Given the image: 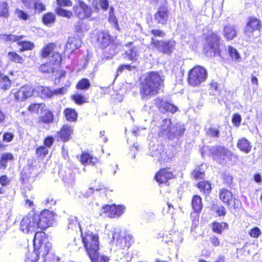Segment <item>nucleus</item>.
<instances>
[{
  "label": "nucleus",
  "instance_id": "1",
  "mask_svg": "<svg viewBox=\"0 0 262 262\" xmlns=\"http://www.w3.org/2000/svg\"><path fill=\"white\" fill-rule=\"evenodd\" d=\"M165 79L158 71H149L139 78V94L142 99L158 95L165 87Z\"/></svg>",
  "mask_w": 262,
  "mask_h": 262
},
{
  "label": "nucleus",
  "instance_id": "2",
  "mask_svg": "<svg viewBox=\"0 0 262 262\" xmlns=\"http://www.w3.org/2000/svg\"><path fill=\"white\" fill-rule=\"evenodd\" d=\"M82 243L86 254L91 262H108V258L99 253L100 241L98 233L87 231L81 233Z\"/></svg>",
  "mask_w": 262,
  "mask_h": 262
},
{
  "label": "nucleus",
  "instance_id": "3",
  "mask_svg": "<svg viewBox=\"0 0 262 262\" xmlns=\"http://www.w3.org/2000/svg\"><path fill=\"white\" fill-rule=\"evenodd\" d=\"M57 45L55 42H49L44 45L39 52L41 59L49 58V61L41 64L39 70L41 73H54V66H60L62 64V57L60 53L56 51Z\"/></svg>",
  "mask_w": 262,
  "mask_h": 262
},
{
  "label": "nucleus",
  "instance_id": "4",
  "mask_svg": "<svg viewBox=\"0 0 262 262\" xmlns=\"http://www.w3.org/2000/svg\"><path fill=\"white\" fill-rule=\"evenodd\" d=\"M96 45L102 50L109 47V51H104V54L107 58H112L117 53V45L115 42V38L107 30H101L97 31L94 36Z\"/></svg>",
  "mask_w": 262,
  "mask_h": 262
},
{
  "label": "nucleus",
  "instance_id": "5",
  "mask_svg": "<svg viewBox=\"0 0 262 262\" xmlns=\"http://www.w3.org/2000/svg\"><path fill=\"white\" fill-rule=\"evenodd\" d=\"M208 78L207 70L200 65H194L187 73V82L190 86H200Z\"/></svg>",
  "mask_w": 262,
  "mask_h": 262
},
{
  "label": "nucleus",
  "instance_id": "6",
  "mask_svg": "<svg viewBox=\"0 0 262 262\" xmlns=\"http://www.w3.org/2000/svg\"><path fill=\"white\" fill-rule=\"evenodd\" d=\"M221 36L217 32L210 31L205 37L206 47L204 50L205 54H209L213 56H221Z\"/></svg>",
  "mask_w": 262,
  "mask_h": 262
},
{
  "label": "nucleus",
  "instance_id": "7",
  "mask_svg": "<svg viewBox=\"0 0 262 262\" xmlns=\"http://www.w3.org/2000/svg\"><path fill=\"white\" fill-rule=\"evenodd\" d=\"M209 155L213 160L221 165L225 164L233 156L229 149L221 145L212 146L209 149Z\"/></svg>",
  "mask_w": 262,
  "mask_h": 262
},
{
  "label": "nucleus",
  "instance_id": "8",
  "mask_svg": "<svg viewBox=\"0 0 262 262\" xmlns=\"http://www.w3.org/2000/svg\"><path fill=\"white\" fill-rule=\"evenodd\" d=\"M37 218H35V212H30L25 216L20 223V230L24 233H29L39 231Z\"/></svg>",
  "mask_w": 262,
  "mask_h": 262
},
{
  "label": "nucleus",
  "instance_id": "9",
  "mask_svg": "<svg viewBox=\"0 0 262 262\" xmlns=\"http://www.w3.org/2000/svg\"><path fill=\"white\" fill-rule=\"evenodd\" d=\"M45 237L46 234L43 232L38 231L35 233L33 240L34 251L38 253V255L41 254L43 257L49 254L51 247L50 243H44L42 241V238Z\"/></svg>",
  "mask_w": 262,
  "mask_h": 262
},
{
  "label": "nucleus",
  "instance_id": "10",
  "mask_svg": "<svg viewBox=\"0 0 262 262\" xmlns=\"http://www.w3.org/2000/svg\"><path fill=\"white\" fill-rule=\"evenodd\" d=\"M219 196L220 200L229 208L238 209L242 205L241 201L235 197L233 193L227 188L220 189Z\"/></svg>",
  "mask_w": 262,
  "mask_h": 262
},
{
  "label": "nucleus",
  "instance_id": "11",
  "mask_svg": "<svg viewBox=\"0 0 262 262\" xmlns=\"http://www.w3.org/2000/svg\"><path fill=\"white\" fill-rule=\"evenodd\" d=\"M261 28V20L256 16H251L248 17L247 19L244 32L249 38H255L256 37L253 36V33L255 32H258V36H259Z\"/></svg>",
  "mask_w": 262,
  "mask_h": 262
},
{
  "label": "nucleus",
  "instance_id": "12",
  "mask_svg": "<svg viewBox=\"0 0 262 262\" xmlns=\"http://www.w3.org/2000/svg\"><path fill=\"white\" fill-rule=\"evenodd\" d=\"M75 16L80 20L88 19L92 15V9L90 6L81 0H77V4L73 7Z\"/></svg>",
  "mask_w": 262,
  "mask_h": 262
},
{
  "label": "nucleus",
  "instance_id": "13",
  "mask_svg": "<svg viewBox=\"0 0 262 262\" xmlns=\"http://www.w3.org/2000/svg\"><path fill=\"white\" fill-rule=\"evenodd\" d=\"M176 178L173 170L169 167L161 168L156 172L154 176V180L159 185L162 184L169 185V181Z\"/></svg>",
  "mask_w": 262,
  "mask_h": 262
},
{
  "label": "nucleus",
  "instance_id": "14",
  "mask_svg": "<svg viewBox=\"0 0 262 262\" xmlns=\"http://www.w3.org/2000/svg\"><path fill=\"white\" fill-rule=\"evenodd\" d=\"M57 7L55 9L56 13L59 16L71 19L73 16V12L65 7H71L73 5L71 0H56Z\"/></svg>",
  "mask_w": 262,
  "mask_h": 262
},
{
  "label": "nucleus",
  "instance_id": "15",
  "mask_svg": "<svg viewBox=\"0 0 262 262\" xmlns=\"http://www.w3.org/2000/svg\"><path fill=\"white\" fill-rule=\"evenodd\" d=\"M35 218L39 225V231H43L49 227L52 224L53 214L48 210H43L39 214L35 213Z\"/></svg>",
  "mask_w": 262,
  "mask_h": 262
},
{
  "label": "nucleus",
  "instance_id": "16",
  "mask_svg": "<svg viewBox=\"0 0 262 262\" xmlns=\"http://www.w3.org/2000/svg\"><path fill=\"white\" fill-rule=\"evenodd\" d=\"M32 168L31 167L24 168L20 171L19 180L24 189L31 190L32 184L35 181V178L32 177Z\"/></svg>",
  "mask_w": 262,
  "mask_h": 262
},
{
  "label": "nucleus",
  "instance_id": "17",
  "mask_svg": "<svg viewBox=\"0 0 262 262\" xmlns=\"http://www.w3.org/2000/svg\"><path fill=\"white\" fill-rule=\"evenodd\" d=\"M73 134V128L68 124H63L55 134V138L58 142L66 143L68 142Z\"/></svg>",
  "mask_w": 262,
  "mask_h": 262
},
{
  "label": "nucleus",
  "instance_id": "18",
  "mask_svg": "<svg viewBox=\"0 0 262 262\" xmlns=\"http://www.w3.org/2000/svg\"><path fill=\"white\" fill-rule=\"evenodd\" d=\"M103 213L110 217H116L123 214L124 207L123 205H116L115 204L105 205L102 206Z\"/></svg>",
  "mask_w": 262,
  "mask_h": 262
},
{
  "label": "nucleus",
  "instance_id": "19",
  "mask_svg": "<svg viewBox=\"0 0 262 262\" xmlns=\"http://www.w3.org/2000/svg\"><path fill=\"white\" fill-rule=\"evenodd\" d=\"M154 101L156 106L162 113L170 112L173 114L178 110L177 107L173 104L164 101L161 98L157 97Z\"/></svg>",
  "mask_w": 262,
  "mask_h": 262
},
{
  "label": "nucleus",
  "instance_id": "20",
  "mask_svg": "<svg viewBox=\"0 0 262 262\" xmlns=\"http://www.w3.org/2000/svg\"><path fill=\"white\" fill-rule=\"evenodd\" d=\"M169 11L166 5H161L154 14L156 23L162 25L167 24L168 20Z\"/></svg>",
  "mask_w": 262,
  "mask_h": 262
},
{
  "label": "nucleus",
  "instance_id": "21",
  "mask_svg": "<svg viewBox=\"0 0 262 262\" xmlns=\"http://www.w3.org/2000/svg\"><path fill=\"white\" fill-rule=\"evenodd\" d=\"M128 48L123 55H124L125 57L130 61L136 62L138 59L139 56V52L137 47L134 46L133 41H129L124 45Z\"/></svg>",
  "mask_w": 262,
  "mask_h": 262
},
{
  "label": "nucleus",
  "instance_id": "22",
  "mask_svg": "<svg viewBox=\"0 0 262 262\" xmlns=\"http://www.w3.org/2000/svg\"><path fill=\"white\" fill-rule=\"evenodd\" d=\"M32 95L31 88L27 85H23L14 94V98L18 101H22L31 97Z\"/></svg>",
  "mask_w": 262,
  "mask_h": 262
},
{
  "label": "nucleus",
  "instance_id": "23",
  "mask_svg": "<svg viewBox=\"0 0 262 262\" xmlns=\"http://www.w3.org/2000/svg\"><path fill=\"white\" fill-rule=\"evenodd\" d=\"M80 162L84 166L90 165L96 166L100 163V161L98 158L94 157L90 153L86 151L82 152L80 155Z\"/></svg>",
  "mask_w": 262,
  "mask_h": 262
},
{
  "label": "nucleus",
  "instance_id": "24",
  "mask_svg": "<svg viewBox=\"0 0 262 262\" xmlns=\"http://www.w3.org/2000/svg\"><path fill=\"white\" fill-rule=\"evenodd\" d=\"M25 37V36L24 35H18L16 43L17 46L20 47L18 50L19 52L31 51L35 48L34 42L30 40H24Z\"/></svg>",
  "mask_w": 262,
  "mask_h": 262
},
{
  "label": "nucleus",
  "instance_id": "25",
  "mask_svg": "<svg viewBox=\"0 0 262 262\" xmlns=\"http://www.w3.org/2000/svg\"><path fill=\"white\" fill-rule=\"evenodd\" d=\"M41 113L42 115L39 116L38 122L39 124H50L54 121V115L52 111L48 108L46 106L43 109Z\"/></svg>",
  "mask_w": 262,
  "mask_h": 262
},
{
  "label": "nucleus",
  "instance_id": "26",
  "mask_svg": "<svg viewBox=\"0 0 262 262\" xmlns=\"http://www.w3.org/2000/svg\"><path fill=\"white\" fill-rule=\"evenodd\" d=\"M176 42L172 39L162 41L160 52L164 54L171 55L175 50Z\"/></svg>",
  "mask_w": 262,
  "mask_h": 262
},
{
  "label": "nucleus",
  "instance_id": "27",
  "mask_svg": "<svg viewBox=\"0 0 262 262\" xmlns=\"http://www.w3.org/2000/svg\"><path fill=\"white\" fill-rule=\"evenodd\" d=\"M24 5L29 8L33 4V8L35 13H41L46 10V6L40 0H22Z\"/></svg>",
  "mask_w": 262,
  "mask_h": 262
},
{
  "label": "nucleus",
  "instance_id": "28",
  "mask_svg": "<svg viewBox=\"0 0 262 262\" xmlns=\"http://www.w3.org/2000/svg\"><path fill=\"white\" fill-rule=\"evenodd\" d=\"M134 243L133 236L130 234H126L117 239V244L120 248L123 249H128Z\"/></svg>",
  "mask_w": 262,
  "mask_h": 262
},
{
  "label": "nucleus",
  "instance_id": "29",
  "mask_svg": "<svg viewBox=\"0 0 262 262\" xmlns=\"http://www.w3.org/2000/svg\"><path fill=\"white\" fill-rule=\"evenodd\" d=\"M195 186L201 193L205 195H209L212 191L211 184L208 180L200 181L195 184Z\"/></svg>",
  "mask_w": 262,
  "mask_h": 262
},
{
  "label": "nucleus",
  "instance_id": "30",
  "mask_svg": "<svg viewBox=\"0 0 262 262\" xmlns=\"http://www.w3.org/2000/svg\"><path fill=\"white\" fill-rule=\"evenodd\" d=\"M236 146L241 151L246 154L250 152L252 147L250 142L245 137L241 138L237 140Z\"/></svg>",
  "mask_w": 262,
  "mask_h": 262
},
{
  "label": "nucleus",
  "instance_id": "31",
  "mask_svg": "<svg viewBox=\"0 0 262 262\" xmlns=\"http://www.w3.org/2000/svg\"><path fill=\"white\" fill-rule=\"evenodd\" d=\"M63 115L66 120L70 122H76L77 120L78 114L74 108L66 107L63 111Z\"/></svg>",
  "mask_w": 262,
  "mask_h": 262
},
{
  "label": "nucleus",
  "instance_id": "32",
  "mask_svg": "<svg viewBox=\"0 0 262 262\" xmlns=\"http://www.w3.org/2000/svg\"><path fill=\"white\" fill-rule=\"evenodd\" d=\"M191 205L195 213H200L203 207L202 199L201 196L199 194L193 195L192 197Z\"/></svg>",
  "mask_w": 262,
  "mask_h": 262
},
{
  "label": "nucleus",
  "instance_id": "33",
  "mask_svg": "<svg viewBox=\"0 0 262 262\" xmlns=\"http://www.w3.org/2000/svg\"><path fill=\"white\" fill-rule=\"evenodd\" d=\"M223 31L224 36L227 40H233L237 35L235 27L229 24L224 26Z\"/></svg>",
  "mask_w": 262,
  "mask_h": 262
},
{
  "label": "nucleus",
  "instance_id": "34",
  "mask_svg": "<svg viewBox=\"0 0 262 262\" xmlns=\"http://www.w3.org/2000/svg\"><path fill=\"white\" fill-rule=\"evenodd\" d=\"M211 228L213 232L221 234L225 230L228 229L229 225L227 223L225 222L214 221L211 224Z\"/></svg>",
  "mask_w": 262,
  "mask_h": 262
},
{
  "label": "nucleus",
  "instance_id": "35",
  "mask_svg": "<svg viewBox=\"0 0 262 262\" xmlns=\"http://www.w3.org/2000/svg\"><path fill=\"white\" fill-rule=\"evenodd\" d=\"M14 157L11 152H5L2 154L0 156V169L5 170L9 162H13Z\"/></svg>",
  "mask_w": 262,
  "mask_h": 262
},
{
  "label": "nucleus",
  "instance_id": "36",
  "mask_svg": "<svg viewBox=\"0 0 262 262\" xmlns=\"http://www.w3.org/2000/svg\"><path fill=\"white\" fill-rule=\"evenodd\" d=\"M81 40L76 37L71 36L69 37L67 43L66 44L67 48L69 49L71 51H73L81 46Z\"/></svg>",
  "mask_w": 262,
  "mask_h": 262
},
{
  "label": "nucleus",
  "instance_id": "37",
  "mask_svg": "<svg viewBox=\"0 0 262 262\" xmlns=\"http://www.w3.org/2000/svg\"><path fill=\"white\" fill-rule=\"evenodd\" d=\"M71 100L76 104L82 105L89 102L88 98L80 93H76L71 96Z\"/></svg>",
  "mask_w": 262,
  "mask_h": 262
},
{
  "label": "nucleus",
  "instance_id": "38",
  "mask_svg": "<svg viewBox=\"0 0 262 262\" xmlns=\"http://www.w3.org/2000/svg\"><path fill=\"white\" fill-rule=\"evenodd\" d=\"M8 57L10 61L15 63L23 64L24 58L16 51H10L8 53Z\"/></svg>",
  "mask_w": 262,
  "mask_h": 262
},
{
  "label": "nucleus",
  "instance_id": "39",
  "mask_svg": "<svg viewBox=\"0 0 262 262\" xmlns=\"http://www.w3.org/2000/svg\"><path fill=\"white\" fill-rule=\"evenodd\" d=\"M49 154V150L45 146L40 145L35 149V156L39 161L43 160Z\"/></svg>",
  "mask_w": 262,
  "mask_h": 262
},
{
  "label": "nucleus",
  "instance_id": "40",
  "mask_svg": "<svg viewBox=\"0 0 262 262\" xmlns=\"http://www.w3.org/2000/svg\"><path fill=\"white\" fill-rule=\"evenodd\" d=\"M56 16L53 12H48L41 16V21L46 26L54 24Z\"/></svg>",
  "mask_w": 262,
  "mask_h": 262
},
{
  "label": "nucleus",
  "instance_id": "41",
  "mask_svg": "<svg viewBox=\"0 0 262 262\" xmlns=\"http://www.w3.org/2000/svg\"><path fill=\"white\" fill-rule=\"evenodd\" d=\"M91 86L90 80L86 78H83L80 79L76 85V89L80 91H86L89 90Z\"/></svg>",
  "mask_w": 262,
  "mask_h": 262
},
{
  "label": "nucleus",
  "instance_id": "42",
  "mask_svg": "<svg viewBox=\"0 0 262 262\" xmlns=\"http://www.w3.org/2000/svg\"><path fill=\"white\" fill-rule=\"evenodd\" d=\"M191 174V177L195 180L203 179L205 177V170L199 166L193 169Z\"/></svg>",
  "mask_w": 262,
  "mask_h": 262
},
{
  "label": "nucleus",
  "instance_id": "43",
  "mask_svg": "<svg viewBox=\"0 0 262 262\" xmlns=\"http://www.w3.org/2000/svg\"><path fill=\"white\" fill-rule=\"evenodd\" d=\"M12 82L9 77L4 75L0 79V89L4 91L8 90L11 86Z\"/></svg>",
  "mask_w": 262,
  "mask_h": 262
},
{
  "label": "nucleus",
  "instance_id": "44",
  "mask_svg": "<svg viewBox=\"0 0 262 262\" xmlns=\"http://www.w3.org/2000/svg\"><path fill=\"white\" fill-rule=\"evenodd\" d=\"M229 56L231 59L235 61L240 60L241 57L236 49L232 46H228L227 47Z\"/></svg>",
  "mask_w": 262,
  "mask_h": 262
},
{
  "label": "nucleus",
  "instance_id": "45",
  "mask_svg": "<svg viewBox=\"0 0 262 262\" xmlns=\"http://www.w3.org/2000/svg\"><path fill=\"white\" fill-rule=\"evenodd\" d=\"M46 106V104L43 103H31L28 106V110L31 113L38 114L39 113V111L40 110V112L42 111Z\"/></svg>",
  "mask_w": 262,
  "mask_h": 262
},
{
  "label": "nucleus",
  "instance_id": "46",
  "mask_svg": "<svg viewBox=\"0 0 262 262\" xmlns=\"http://www.w3.org/2000/svg\"><path fill=\"white\" fill-rule=\"evenodd\" d=\"M9 16V5L6 2L0 3V17L7 18Z\"/></svg>",
  "mask_w": 262,
  "mask_h": 262
},
{
  "label": "nucleus",
  "instance_id": "47",
  "mask_svg": "<svg viewBox=\"0 0 262 262\" xmlns=\"http://www.w3.org/2000/svg\"><path fill=\"white\" fill-rule=\"evenodd\" d=\"M40 94L43 99L50 98L54 96V92L49 87L42 86Z\"/></svg>",
  "mask_w": 262,
  "mask_h": 262
},
{
  "label": "nucleus",
  "instance_id": "48",
  "mask_svg": "<svg viewBox=\"0 0 262 262\" xmlns=\"http://www.w3.org/2000/svg\"><path fill=\"white\" fill-rule=\"evenodd\" d=\"M108 22L113 25L116 29L119 30V25L118 23V20L117 17H116L114 12V8H111L110 11V14L108 18Z\"/></svg>",
  "mask_w": 262,
  "mask_h": 262
},
{
  "label": "nucleus",
  "instance_id": "49",
  "mask_svg": "<svg viewBox=\"0 0 262 262\" xmlns=\"http://www.w3.org/2000/svg\"><path fill=\"white\" fill-rule=\"evenodd\" d=\"M18 35L3 34L0 35V39L5 42H16Z\"/></svg>",
  "mask_w": 262,
  "mask_h": 262
},
{
  "label": "nucleus",
  "instance_id": "50",
  "mask_svg": "<svg viewBox=\"0 0 262 262\" xmlns=\"http://www.w3.org/2000/svg\"><path fill=\"white\" fill-rule=\"evenodd\" d=\"M39 257L38 253L33 250L32 252H29L27 253L25 262H37Z\"/></svg>",
  "mask_w": 262,
  "mask_h": 262
},
{
  "label": "nucleus",
  "instance_id": "51",
  "mask_svg": "<svg viewBox=\"0 0 262 262\" xmlns=\"http://www.w3.org/2000/svg\"><path fill=\"white\" fill-rule=\"evenodd\" d=\"M223 184L230 188L233 186V177L229 174H224L223 177Z\"/></svg>",
  "mask_w": 262,
  "mask_h": 262
},
{
  "label": "nucleus",
  "instance_id": "52",
  "mask_svg": "<svg viewBox=\"0 0 262 262\" xmlns=\"http://www.w3.org/2000/svg\"><path fill=\"white\" fill-rule=\"evenodd\" d=\"M167 207L166 208H163L162 210V213L164 215L165 214H170L173 215L176 210V208L174 207L173 205H172L170 203L167 202Z\"/></svg>",
  "mask_w": 262,
  "mask_h": 262
},
{
  "label": "nucleus",
  "instance_id": "53",
  "mask_svg": "<svg viewBox=\"0 0 262 262\" xmlns=\"http://www.w3.org/2000/svg\"><path fill=\"white\" fill-rule=\"evenodd\" d=\"M248 234L251 237L257 238L261 235V232L258 227H255L248 231Z\"/></svg>",
  "mask_w": 262,
  "mask_h": 262
},
{
  "label": "nucleus",
  "instance_id": "54",
  "mask_svg": "<svg viewBox=\"0 0 262 262\" xmlns=\"http://www.w3.org/2000/svg\"><path fill=\"white\" fill-rule=\"evenodd\" d=\"M206 134L207 136L210 137L218 138L220 136V131L217 128L210 127L206 131Z\"/></svg>",
  "mask_w": 262,
  "mask_h": 262
},
{
  "label": "nucleus",
  "instance_id": "55",
  "mask_svg": "<svg viewBox=\"0 0 262 262\" xmlns=\"http://www.w3.org/2000/svg\"><path fill=\"white\" fill-rule=\"evenodd\" d=\"M232 123L236 127H239L241 124L242 117L237 113H234L232 116Z\"/></svg>",
  "mask_w": 262,
  "mask_h": 262
},
{
  "label": "nucleus",
  "instance_id": "56",
  "mask_svg": "<svg viewBox=\"0 0 262 262\" xmlns=\"http://www.w3.org/2000/svg\"><path fill=\"white\" fill-rule=\"evenodd\" d=\"M80 227V223L78 222L76 217H72L69 219V228H77Z\"/></svg>",
  "mask_w": 262,
  "mask_h": 262
},
{
  "label": "nucleus",
  "instance_id": "57",
  "mask_svg": "<svg viewBox=\"0 0 262 262\" xmlns=\"http://www.w3.org/2000/svg\"><path fill=\"white\" fill-rule=\"evenodd\" d=\"M54 139L52 136H48L44 138L43 140V146H45L47 148H50L54 143Z\"/></svg>",
  "mask_w": 262,
  "mask_h": 262
},
{
  "label": "nucleus",
  "instance_id": "58",
  "mask_svg": "<svg viewBox=\"0 0 262 262\" xmlns=\"http://www.w3.org/2000/svg\"><path fill=\"white\" fill-rule=\"evenodd\" d=\"M14 137L13 133L8 132H5L3 135V141L6 143L10 142L13 140Z\"/></svg>",
  "mask_w": 262,
  "mask_h": 262
},
{
  "label": "nucleus",
  "instance_id": "59",
  "mask_svg": "<svg viewBox=\"0 0 262 262\" xmlns=\"http://www.w3.org/2000/svg\"><path fill=\"white\" fill-rule=\"evenodd\" d=\"M10 179L6 174H3L0 176V184L2 186H7L10 184Z\"/></svg>",
  "mask_w": 262,
  "mask_h": 262
},
{
  "label": "nucleus",
  "instance_id": "60",
  "mask_svg": "<svg viewBox=\"0 0 262 262\" xmlns=\"http://www.w3.org/2000/svg\"><path fill=\"white\" fill-rule=\"evenodd\" d=\"M15 13L19 19L23 20H27L29 17L28 14L20 9H16Z\"/></svg>",
  "mask_w": 262,
  "mask_h": 262
},
{
  "label": "nucleus",
  "instance_id": "61",
  "mask_svg": "<svg viewBox=\"0 0 262 262\" xmlns=\"http://www.w3.org/2000/svg\"><path fill=\"white\" fill-rule=\"evenodd\" d=\"M70 85H66L61 88L55 89L53 91L54 95H63L68 91V89L69 88Z\"/></svg>",
  "mask_w": 262,
  "mask_h": 262
},
{
  "label": "nucleus",
  "instance_id": "62",
  "mask_svg": "<svg viewBox=\"0 0 262 262\" xmlns=\"http://www.w3.org/2000/svg\"><path fill=\"white\" fill-rule=\"evenodd\" d=\"M74 28L75 32L76 33H81L84 30V29L85 28V25L84 23L82 22L81 21H78L75 24Z\"/></svg>",
  "mask_w": 262,
  "mask_h": 262
},
{
  "label": "nucleus",
  "instance_id": "63",
  "mask_svg": "<svg viewBox=\"0 0 262 262\" xmlns=\"http://www.w3.org/2000/svg\"><path fill=\"white\" fill-rule=\"evenodd\" d=\"M209 241L211 245L215 247H219L220 245V239L219 237L215 235H212L209 238Z\"/></svg>",
  "mask_w": 262,
  "mask_h": 262
},
{
  "label": "nucleus",
  "instance_id": "64",
  "mask_svg": "<svg viewBox=\"0 0 262 262\" xmlns=\"http://www.w3.org/2000/svg\"><path fill=\"white\" fill-rule=\"evenodd\" d=\"M215 212L218 216H225L226 214L227 211L225 207L221 205L217 208Z\"/></svg>",
  "mask_w": 262,
  "mask_h": 262
}]
</instances>
